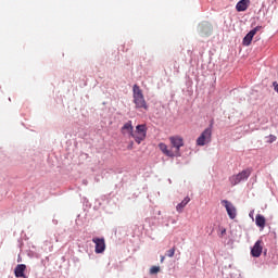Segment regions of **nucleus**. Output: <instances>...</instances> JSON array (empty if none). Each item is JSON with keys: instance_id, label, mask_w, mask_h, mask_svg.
<instances>
[{"instance_id": "15", "label": "nucleus", "mask_w": 278, "mask_h": 278, "mask_svg": "<svg viewBox=\"0 0 278 278\" xmlns=\"http://www.w3.org/2000/svg\"><path fill=\"white\" fill-rule=\"evenodd\" d=\"M199 29H200L201 34L207 35V34H210V31H212V26L207 23H204L199 26Z\"/></svg>"}, {"instance_id": "10", "label": "nucleus", "mask_w": 278, "mask_h": 278, "mask_svg": "<svg viewBox=\"0 0 278 278\" xmlns=\"http://www.w3.org/2000/svg\"><path fill=\"white\" fill-rule=\"evenodd\" d=\"M249 5H251V0H240L236 5V10L237 12H247Z\"/></svg>"}, {"instance_id": "4", "label": "nucleus", "mask_w": 278, "mask_h": 278, "mask_svg": "<svg viewBox=\"0 0 278 278\" xmlns=\"http://www.w3.org/2000/svg\"><path fill=\"white\" fill-rule=\"evenodd\" d=\"M131 138L137 142V144H140L144 138H147V125L140 124L136 126V131L132 132Z\"/></svg>"}, {"instance_id": "16", "label": "nucleus", "mask_w": 278, "mask_h": 278, "mask_svg": "<svg viewBox=\"0 0 278 278\" xmlns=\"http://www.w3.org/2000/svg\"><path fill=\"white\" fill-rule=\"evenodd\" d=\"M252 40H253V37L250 36L249 34H247L245 37L243 38L242 45L244 47H249V45H251Z\"/></svg>"}, {"instance_id": "12", "label": "nucleus", "mask_w": 278, "mask_h": 278, "mask_svg": "<svg viewBox=\"0 0 278 278\" xmlns=\"http://www.w3.org/2000/svg\"><path fill=\"white\" fill-rule=\"evenodd\" d=\"M27 266L25 264H20L15 267L14 273L15 277H25V269Z\"/></svg>"}, {"instance_id": "6", "label": "nucleus", "mask_w": 278, "mask_h": 278, "mask_svg": "<svg viewBox=\"0 0 278 278\" xmlns=\"http://www.w3.org/2000/svg\"><path fill=\"white\" fill-rule=\"evenodd\" d=\"M222 205H224V207H226V212L231 220H233L236 218V216H238L236 206H233V204L231 202H229L228 200H223Z\"/></svg>"}, {"instance_id": "26", "label": "nucleus", "mask_w": 278, "mask_h": 278, "mask_svg": "<svg viewBox=\"0 0 278 278\" xmlns=\"http://www.w3.org/2000/svg\"><path fill=\"white\" fill-rule=\"evenodd\" d=\"M84 184H85V186H86V184H88V182L85 180Z\"/></svg>"}, {"instance_id": "20", "label": "nucleus", "mask_w": 278, "mask_h": 278, "mask_svg": "<svg viewBox=\"0 0 278 278\" xmlns=\"http://www.w3.org/2000/svg\"><path fill=\"white\" fill-rule=\"evenodd\" d=\"M167 257H174L175 256V248L169 249L166 252Z\"/></svg>"}, {"instance_id": "3", "label": "nucleus", "mask_w": 278, "mask_h": 278, "mask_svg": "<svg viewBox=\"0 0 278 278\" xmlns=\"http://www.w3.org/2000/svg\"><path fill=\"white\" fill-rule=\"evenodd\" d=\"M249 177H251V169H243L241 173L230 176L229 181L231 186H238L241 181H247Z\"/></svg>"}, {"instance_id": "9", "label": "nucleus", "mask_w": 278, "mask_h": 278, "mask_svg": "<svg viewBox=\"0 0 278 278\" xmlns=\"http://www.w3.org/2000/svg\"><path fill=\"white\" fill-rule=\"evenodd\" d=\"M122 134L124 136L128 135L130 138L134 136V125L131 124V121H128L126 124H124L122 127Z\"/></svg>"}, {"instance_id": "18", "label": "nucleus", "mask_w": 278, "mask_h": 278, "mask_svg": "<svg viewBox=\"0 0 278 278\" xmlns=\"http://www.w3.org/2000/svg\"><path fill=\"white\" fill-rule=\"evenodd\" d=\"M160 273V266H152L150 268V275H157Z\"/></svg>"}, {"instance_id": "7", "label": "nucleus", "mask_w": 278, "mask_h": 278, "mask_svg": "<svg viewBox=\"0 0 278 278\" xmlns=\"http://www.w3.org/2000/svg\"><path fill=\"white\" fill-rule=\"evenodd\" d=\"M92 242H93V244H96L94 253H97V254L105 253V239L104 238L94 237L92 239Z\"/></svg>"}, {"instance_id": "19", "label": "nucleus", "mask_w": 278, "mask_h": 278, "mask_svg": "<svg viewBox=\"0 0 278 278\" xmlns=\"http://www.w3.org/2000/svg\"><path fill=\"white\" fill-rule=\"evenodd\" d=\"M267 138H268L267 142L269 144H273V142H275L277 140V136H275V135H269Z\"/></svg>"}, {"instance_id": "11", "label": "nucleus", "mask_w": 278, "mask_h": 278, "mask_svg": "<svg viewBox=\"0 0 278 278\" xmlns=\"http://www.w3.org/2000/svg\"><path fill=\"white\" fill-rule=\"evenodd\" d=\"M159 149L167 157H175V152L173 150H168V146H166V143H159Z\"/></svg>"}, {"instance_id": "13", "label": "nucleus", "mask_w": 278, "mask_h": 278, "mask_svg": "<svg viewBox=\"0 0 278 278\" xmlns=\"http://www.w3.org/2000/svg\"><path fill=\"white\" fill-rule=\"evenodd\" d=\"M190 203V198L186 197L180 203L177 204L176 211L181 214L184 212V207H186Z\"/></svg>"}, {"instance_id": "5", "label": "nucleus", "mask_w": 278, "mask_h": 278, "mask_svg": "<svg viewBox=\"0 0 278 278\" xmlns=\"http://www.w3.org/2000/svg\"><path fill=\"white\" fill-rule=\"evenodd\" d=\"M170 144H172V149L174 153H175V157H181V152L180 149L181 147H184V138L176 136V137H170L169 138Z\"/></svg>"}, {"instance_id": "23", "label": "nucleus", "mask_w": 278, "mask_h": 278, "mask_svg": "<svg viewBox=\"0 0 278 278\" xmlns=\"http://www.w3.org/2000/svg\"><path fill=\"white\" fill-rule=\"evenodd\" d=\"M164 260H166V257L165 256H161V264H164Z\"/></svg>"}, {"instance_id": "17", "label": "nucleus", "mask_w": 278, "mask_h": 278, "mask_svg": "<svg viewBox=\"0 0 278 278\" xmlns=\"http://www.w3.org/2000/svg\"><path fill=\"white\" fill-rule=\"evenodd\" d=\"M260 29H262V26H256L255 28L250 30L248 34L253 38V36H255V34H257V31H260Z\"/></svg>"}, {"instance_id": "14", "label": "nucleus", "mask_w": 278, "mask_h": 278, "mask_svg": "<svg viewBox=\"0 0 278 278\" xmlns=\"http://www.w3.org/2000/svg\"><path fill=\"white\" fill-rule=\"evenodd\" d=\"M255 223L257 227H261V229H264L266 227V217L264 215H256Z\"/></svg>"}, {"instance_id": "1", "label": "nucleus", "mask_w": 278, "mask_h": 278, "mask_svg": "<svg viewBox=\"0 0 278 278\" xmlns=\"http://www.w3.org/2000/svg\"><path fill=\"white\" fill-rule=\"evenodd\" d=\"M132 99L137 110H149L142 89L138 85H134L132 87Z\"/></svg>"}, {"instance_id": "24", "label": "nucleus", "mask_w": 278, "mask_h": 278, "mask_svg": "<svg viewBox=\"0 0 278 278\" xmlns=\"http://www.w3.org/2000/svg\"><path fill=\"white\" fill-rule=\"evenodd\" d=\"M253 214H254V212L251 211L250 214H249L250 218H253Z\"/></svg>"}, {"instance_id": "25", "label": "nucleus", "mask_w": 278, "mask_h": 278, "mask_svg": "<svg viewBox=\"0 0 278 278\" xmlns=\"http://www.w3.org/2000/svg\"><path fill=\"white\" fill-rule=\"evenodd\" d=\"M233 277H240V274H236Z\"/></svg>"}, {"instance_id": "2", "label": "nucleus", "mask_w": 278, "mask_h": 278, "mask_svg": "<svg viewBox=\"0 0 278 278\" xmlns=\"http://www.w3.org/2000/svg\"><path fill=\"white\" fill-rule=\"evenodd\" d=\"M212 127H214L213 123H211L210 127L204 129L200 137L197 139L198 147H205L212 142Z\"/></svg>"}, {"instance_id": "21", "label": "nucleus", "mask_w": 278, "mask_h": 278, "mask_svg": "<svg viewBox=\"0 0 278 278\" xmlns=\"http://www.w3.org/2000/svg\"><path fill=\"white\" fill-rule=\"evenodd\" d=\"M227 233V228L225 227H219V238H223Z\"/></svg>"}, {"instance_id": "22", "label": "nucleus", "mask_w": 278, "mask_h": 278, "mask_svg": "<svg viewBox=\"0 0 278 278\" xmlns=\"http://www.w3.org/2000/svg\"><path fill=\"white\" fill-rule=\"evenodd\" d=\"M273 86H274V90H275V92H277V93H278V84H277V81H275V83L273 84Z\"/></svg>"}, {"instance_id": "8", "label": "nucleus", "mask_w": 278, "mask_h": 278, "mask_svg": "<svg viewBox=\"0 0 278 278\" xmlns=\"http://www.w3.org/2000/svg\"><path fill=\"white\" fill-rule=\"evenodd\" d=\"M262 241H256L253 245V248L251 249V255L252 257H260V255H262Z\"/></svg>"}]
</instances>
